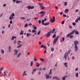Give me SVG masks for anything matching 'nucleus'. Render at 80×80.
<instances>
[{"instance_id": "nucleus-36", "label": "nucleus", "mask_w": 80, "mask_h": 80, "mask_svg": "<svg viewBox=\"0 0 80 80\" xmlns=\"http://www.w3.org/2000/svg\"><path fill=\"white\" fill-rule=\"evenodd\" d=\"M32 33H34V32H36V31L35 30H33L32 31Z\"/></svg>"}, {"instance_id": "nucleus-52", "label": "nucleus", "mask_w": 80, "mask_h": 80, "mask_svg": "<svg viewBox=\"0 0 80 80\" xmlns=\"http://www.w3.org/2000/svg\"><path fill=\"white\" fill-rule=\"evenodd\" d=\"M52 18H51L50 22H51V23H53V22H52Z\"/></svg>"}, {"instance_id": "nucleus-9", "label": "nucleus", "mask_w": 80, "mask_h": 80, "mask_svg": "<svg viewBox=\"0 0 80 80\" xmlns=\"http://www.w3.org/2000/svg\"><path fill=\"white\" fill-rule=\"evenodd\" d=\"M18 52L17 50L15 49L14 50V55H17V54L18 53Z\"/></svg>"}, {"instance_id": "nucleus-44", "label": "nucleus", "mask_w": 80, "mask_h": 80, "mask_svg": "<svg viewBox=\"0 0 80 80\" xmlns=\"http://www.w3.org/2000/svg\"><path fill=\"white\" fill-rule=\"evenodd\" d=\"M33 29H34V30H37V27L36 26H35L34 28H33Z\"/></svg>"}, {"instance_id": "nucleus-43", "label": "nucleus", "mask_w": 80, "mask_h": 80, "mask_svg": "<svg viewBox=\"0 0 80 80\" xmlns=\"http://www.w3.org/2000/svg\"><path fill=\"white\" fill-rule=\"evenodd\" d=\"M65 22H64V21H62V22H61V23L62 24V25H63V24Z\"/></svg>"}, {"instance_id": "nucleus-20", "label": "nucleus", "mask_w": 80, "mask_h": 80, "mask_svg": "<svg viewBox=\"0 0 80 80\" xmlns=\"http://www.w3.org/2000/svg\"><path fill=\"white\" fill-rule=\"evenodd\" d=\"M52 69H50L49 73V75H50V74H52Z\"/></svg>"}, {"instance_id": "nucleus-63", "label": "nucleus", "mask_w": 80, "mask_h": 80, "mask_svg": "<svg viewBox=\"0 0 80 80\" xmlns=\"http://www.w3.org/2000/svg\"><path fill=\"white\" fill-rule=\"evenodd\" d=\"M28 25L30 26V25H32V24L31 23H30L28 24Z\"/></svg>"}, {"instance_id": "nucleus-32", "label": "nucleus", "mask_w": 80, "mask_h": 80, "mask_svg": "<svg viewBox=\"0 0 80 80\" xmlns=\"http://www.w3.org/2000/svg\"><path fill=\"white\" fill-rule=\"evenodd\" d=\"M72 50H69V51H68V54H70V52H71Z\"/></svg>"}, {"instance_id": "nucleus-14", "label": "nucleus", "mask_w": 80, "mask_h": 80, "mask_svg": "<svg viewBox=\"0 0 80 80\" xmlns=\"http://www.w3.org/2000/svg\"><path fill=\"white\" fill-rule=\"evenodd\" d=\"M54 78H55V79H56V80H60V78H58V77H53L52 79L53 80V79H54Z\"/></svg>"}, {"instance_id": "nucleus-19", "label": "nucleus", "mask_w": 80, "mask_h": 80, "mask_svg": "<svg viewBox=\"0 0 80 80\" xmlns=\"http://www.w3.org/2000/svg\"><path fill=\"white\" fill-rule=\"evenodd\" d=\"M37 67H40V64L38 63H37V65H36Z\"/></svg>"}, {"instance_id": "nucleus-35", "label": "nucleus", "mask_w": 80, "mask_h": 80, "mask_svg": "<svg viewBox=\"0 0 80 80\" xmlns=\"http://www.w3.org/2000/svg\"><path fill=\"white\" fill-rule=\"evenodd\" d=\"M1 52L2 54H3L4 53V50L2 49L1 50Z\"/></svg>"}, {"instance_id": "nucleus-11", "label": "nucleus", "mask_w": 80, "mask_h": 80, "mask_svg": "<svg viewBox=\"0 0 80 80\" xmlns=\"http://www.w3.org/2000/svg\"><path fill=\"white\" fill-rule=\"evenodd\" d=\"M45 76L46 77V79H48V78H50V76H49V75H47V73L45 74Z\"/></svg>"}, {"instance_id": "nucleus-15", "label": "nucleus", "mask_w": 80, "mask_h": 80, "mask_svg": "<svg viewBox=\"0 0 80 80\" xmlns=\"http://www.w3.org/2000/svg\"><path fill=\"white\" fill-rule=\"evenodd\" d=\"M14 38H15L16 39L17 38V37L16 36H12V38L11 39V40H14Z\"/></svg>"}, {"instance_id": "nucleus-34", "label": "nucleus", "mask_w": 80, "mask_h": 80, "mask_svg": "<svg viewBox=\"0 0 80 80\" xmlns=\"http://www.w3.org/2000/svg\"><path fill=\"white\" fill-rule=\"evenodd\" d=\"M51 51H52V52H53V51H54V48H51Z\"/></svg>"}, {"instance_id": "nucleus-17", "label": "nucleus", "mask_w": 80, "mask_h": 80, "mask_svg": "<svg viewBox=\"0 0 80 80\" xmlns=\"http://www.w3.org/2000/svg\"><path fill=\"white\" fill-rule=\"evenodd\" d=\"M49 24H50V22L46 23L44 24V26H47V25H48Z\"/></svg>"}, {"instance_id": "nucleus-29", "label": "nucleus", "mask_w": 80, "mask_h": 80, "mask_svg": "<svg viewBox=\"0 0 80 80\" xmlns=\"http://www.w3.org/2000/svg\"><path fill=\"white\" fill-rule=\"evenodd\" d=\"M66 77L67 76H64L62 78V80H65V78H66Z\"/></svg>"}, {"instance_id": "nucleus-50", "label": "nucleus", "mask_w": 80, "mask_h": 80, "mask_svg": "<svg viewBox=\"0 0 80 80\" xmlns=\"http://www.w3.org/2000/svg\"><path fill=\"white\" fill-rule=\"evenodd\" d=\"M73 36H71L70 37V39L72 38H73Z\"/></svg>"}, {"instance_id": "nucleus-12", "label": "nucleus", "mask_w": 80, "mask_h": 80, "mask_svg": "<svg viewBox=\"0 0 80 80\" xmlns=\"http://www.w3.org/2000/svg\"><path fill=\"white\" fill-rule=\"evenodd\" d=\"M75 52H77V51L78 50V47L77 46H75Z\"/></svg>"}, {"instance_id": "nucleus-46", "label": "nucleus", "mask_w": 80, "mask_h": 80, "mask_svg": "<svg viewBox=\"0 0 80 80\" xmlns=\"http://www.w3.org/2000/svg\"><path fill=\"white\" fill-rule=\"evenodd\" d=\"M21 19H23V20H24L25 19V18L24 17H21Z\"/></svg>"}, {"instance_id": "nucleus-6", "label": "nucleus", "mask_w": 80, "mask_h": 80, "mask_svg": "<svg viewBox=\"0 0 80 80\" xmlns=\"http://www.w3.org/2000/svg\"><path fill=\"white\" fill-rule=\"evenodd\" d=\"M38 4L40 6V7L41 8V10H43L45 8V7L43 6L42 4L39 3Z\"/></svg>"}, {"instance_id": "nucleus-38", "label": "nucleus", "mask_w": 80, "mask_h": 80, "mask_svg": "<svg viewBox=\"0 0 80 80\" xmlns=\"http://www.w3.org/2000/svg\"><path fill=\"white\" fill-rule=\"evenodd\" d=\"M78 22V19H77L75 21V22H76V23H77Z\"/></svg>"}, {"instance_id": "nucleus-64", "label": "nucleus", "mask_w": 80, "mask_h": 80, "mask_svg": "<svg viewBox=\"0 0 80 80\" xmlns=\"http://www.w3.org/2000/svg\"><path fill=\"white\" fill-rule=\"evenodd\" d=\"M78 20H79L80 21V17H79L78 18Z\"/></svg>"}, {"instance_id": "nucleus-61", "label": "nucleus", "mask_w": 80, "mask_h": 80, "mask_svg": "<svg viewBox=\"0 0 80 80\" xmlns=\"http://www.w3.org/2000/svg\"><path fill=\"white\" fill-rule=\"evenodd\" d=\"M4 75H6L7 76V74H5V72H4Z\"/></svg>"}, {"instance_id": "nucleus-3", "label": "nucleus", "mask_w": 80, "mask_h": 80, "mask_svg": "<svg viewBox=\"0 0 80 80\" xmlns=\"http://www.w3.org/2000/svg\"><path fill=\"white\" fill-rule=\"evenodd\" d=\"M14 16L15 14H14V13H12V14L11 15V16L9 18L10 20H12V19H13V18H14V17H14Z\"/></svg>"}, {"instance_id": "nucleus-30", "label": "nucleus", "mask_w": 80, "mask_h": 80, "mask_svg": "<svg viewBox=\"0 0 80 80\" xmlns=\"http://www.w3.org/2000/svg\"><path fill=\"white\" fill-rule=\"evenodd\" d=\"M64 6H67V2H64Z\"/></svg>"}, {"instance_id": "nucleus-37", "label": "nucleus", "mask_w": 80, "mask_h": 80, "mask_svg": "<svg viewBox=\"0 0 80 80\" xmlns=\"http://www.w3.org/2000/svg\"><path fill=\"white\" fill-rule=\"evenodd\" d=\"M16 41H17V40L16 39L13 42V43L14 44H16Z\"/></svg>"}, {"instance_id": "nucleus-13", "label": "nucleus", "mask_w": 80, "mask_h": 80, "mask_svg": "<svg viewBox=\"0 0 80 80\" xmlns=\"http://www.w3.org/2000/svg\"><path fill=\"white\" fill-rule=\"evenodd\" d=\"M38 70V69H33V70L32 72V75L34 73V72H36V70Z\"/></svg>"}, {"instance_id": "nucleus-22", "label": "nucleus", "mask_w": 80, "mask_h": 80, "mask_svg": "<svg viewBox=\"0 0 80 80\" xmlns=\"http://www.w3.org/2000/svg\"><path fill=\"white\" fill-rule=\"evenodd\" d=\"M52 18H53V20H52V22H54L55 21V17H53Z\"/></svg>"}, {"instance_id": "nucleus-48", "label": "nucleus", "mask_w": 80, "mask_h": 80, "mask_svg": "<svg viewBox=\"0 0 80 80\" xmlns=\"http://www.w3.org/2000/svg\"><path fill=\"white\" fill-rule=\"evenodd\" d=\"M44 45H42L41 46V48H43L44 47Z\"/></svg>"}, {"instance_id": "nucleus-60", "label": "nucleus", "mask_w": 80, "mask_h": 80, "mask_svg": "<svg viewBox=\"0 0 80 80\" xmlns=\"http://www.w3.org/2000/svg\"><path fill=\"white\" fill-rule=\"evenodd\" d=\"M44 21H47V18L46 17L44 19Z\"/></svg>"}, {"instance_id": "nucleus-33", "label": "nucleus", "mask_w": 80, "mask_h": 80, "mask_svg": "<svg viewBox=\"0 0 80 80\" xmlns=\"http://www.w3.org/2000/svg\"><path fill=\"white\" fill-rule=\"evenodd\" d=\"M27 27H28V24L27 23L24 26V27L26 28Z\"/></svg>"}, {"instance_id": "nucleus-25", "label": "nucleus", "mask_w": 80, "mask_h": 80, "mask_svg": "<svg viewBox=\"0 0 80 80\" xmlns=\"http://www.w3.org/2000/svg\"><path fill=\"white\" fill-rule=\"evenodd\" d=\"M67 63L65 62L64 64V65L66 67H68V66L67 65Z\"/></svg>"}, {"instance_id": "nucleus-45", "label": "nucleus", "mask_w": 80, "mask_h": 80, "mask_svg": "<svg viewBox=\"0 0 80 80\" xmlns=\"http://www.w3.org/2000/svg\"><path fill=\"white\" fill-rule=\"evenodd\" d=\"M65 11H66V12H68L69 11V9H66L65 10Z\"/></svg>"}, {"instance_id": "nucleus-24", "label": "nucleus", "mask_w": 80, "mask_h": 80, "mask_svg": "<svg viewBox=\"0 0 80 80\" xmlns=\"http://www.w3.org/2000/svg\"><path fill=\"white\" fill-rule=\"evenodd\" d=\"M40 60H41V61H42V62H43L44 61V59H43L42 58H40Z\"/></svg>"}, {"instance_id": "nucleus-8", "label": "nucleus", "mask_w": 80, "mask_h": 80, "mask_svg": "<svg viewBox=\"0 0 80 80\" xmlns=\"http://www.w3.org/2000/svg\"><path fill=\"white\" fill-rule=\"evenodd\" d=\"M52 33V30H50L49 32H48L47 35H46V37H49L50 35Z\"/></svg>"}, {"instance_id": "nucleus-62", "label": "nucleus", "mask_w": 80, "mask_h": 80, "mask_svg": "<svg viewBox=\"0 0 80 80\" xmlns=\"http://www.w3.org/2000/svg\"><path fill=\"white\" fill-rule=\"evenodd\" d=\"M78 12V9H77L75 11V12Z\"/></svg>"}, {"instance_id": "nucleus-39", "label": "nucleus", "mask_w": 80, "mask_h": 80, "mask_svg": "<svg viewBox=\"0 0 80 80\" xmlns=\"http://www.w3.org/2000/svg\"><path fill=\"white\" fill-rule=\"evenodd\" d=\"M40 33H41V31H39L38 32L37 35H39Z\"/></svg>"}, {"instance_id": "nucleus-49", "label": "nucleus", "mask_w": 80, "mask_h": 80, "mask_svg": "<svg viewBox=\"0 0 80 80\" xmlns=\"http://www.w3.org/2000/svg\"><path fill=\"white\" fill-rule=\"evenodd\" d=\"M38 22L39 24H40V23H41V20H39L38 21Z\"/></svg>"}, {"instance_id": "nucleus-10", "label": "nucleus", "mask_w": 80, "mask_h": 80, "mask_svg": "<svg viewBox=\"0 0 80 80\" xmlns=\"http://www.w3.org/2000/svg\"><path fill=\"white\" fill-rule=\"evenodd\" d=\"M28 8L29 10H30V9H33L34 8V6H29L28 7H27Z\"/></svg>"}, {"instance_id": "nucleus-21", "label": "nucleus", "mask_w": 80, "mask_h": 80, "mask_svg": "<svg viewBox=\"0 0 80 80\" xmlns=\"http://www.w3.org/2000/svg\"><path fill=\"white\" fill-rule=\"evenodd\" d=\"M55 29L53 28L52 29V32H51L52 33H53L54 32H55Z\"/></svg>"}, {"instance_id": "nucleus-53", "label": "nucleus", "mask_w": 80, "mask_h": 80, "mask_svg": "<svg viewBox=\"0 0 80 80\" xmlns=\"http://www.w3.org/2000/svg\"><path fill=\"white\" fill-rule=\"evenodd\" d=\"M63 17H67V15H66V14H63Z\"/></svg>"}, {"instance_id": "nucleus-57", "label": "nucleus", "mask_w": 80, "mask_h": 80, "mask_svg": "<svg viewBox=\"0 0 80 80\" xmlns=\"http://www.w3.org/2000/svg\"><path fill=\"white\" fill-rule=\"evenodd\" d=\"M78 68H76L75 70V71H78Z\"/></svg>"}, {"instance_id": "nucleus-4", "label": "nucleus", "mask_w": 80, "mask_h": 80, "mask_svg": "<svg viewBox=\"0 0 80 80\" xmlns=\"http://www.w3.org/2000/svg\"><path fill=\"white\" fill-rule=\"evenodd\" d=\"M67 56H68V53L66 52L64 55V58H65L66 60H67Z\"/></svg>"}, {"instance_id": "nucleus-16", "label": "nucleus", "mask_w": 80, "mask_h": 80, "mask_svg": "<svg viewBox=\"0 0 80 80\" xmlns=\"http://www.w3.org/2000/svg\"><path fill=\"white\" fill-rule=\"evenodd\" d=\"M30 35H32V34L29 33H27L26 34V36L27 37H28Z\"/></svg>"}, {"instance_id": "nucleus-1", "label": "nucleus", "mask_w": 80, "mask_h": 80, "mask_svg": "<svg viewBox=\"0 0 80 80\" xmlns=\"http://www.w3.org/2000/svg\"><path fill=\"white\" fill-rule=\"evenodd\" d=\"M75 32L76 35H78L79 34V32L78 31H76V30H74L72 31V32L69 33V34H68L67 37L68 38L70 37L72 35L74 34V33Z\"/></svg>"}, {"instance_id": "nucleus-58", "label": "nucleus", "mask_w": 80, "mask_h": 80, "mask_svg": "<svg viewBox=\"0 0 80 80\" xmlns=\"http://www.w3.org/2000/svg\"><path fill=\"white\" fill-rule=\"evenodd\" d=\"M59 13V14H60V15H62V14H63V12H62L61 13Z\"/></svg>"}, {"instance_id": "nucleus-47", "label": "nucleus", "mask_w": 80, "mask_h": 80, "mask_svg": "<svg viewBox=\"0 0 80 80\" xmlns=\"http://www.w3.org/2000/svg\"><path fill=\"white\" fill-rule=\"evenodd\" d=\"M20 1H17L16 2L17 3H20Z\"/></svg>"}, {"instance_id": "nucleus-23", "label": "nucleus", "mask_w": 80, "mask_h": 80, "mask_svg": "<svg viewBox=\"0 0 80 80\" xmlns=\"http://www.w3.org/2000/svg\"><path fill=\"white\" fill-rule=\"evenodd\" d=\"M20 35H23V31H22V30L21 31Z\"/></svg>"}, {"instance_id": "nucleus-59", "label": "nucleus", "mask_w": 80, "mask_h": 80, "mask_svg": "<svg viewBox=\"0 0 80 80\" xmlns=\"http://www.w3.org/2000/svg\"><path fill=\"white\" fill-rule=\"evenodd\" d=\"M72 60H74L75 59V57H74L73 56L72 58Z\"/></svg>"}, {"instance_id": "nucleus-7", "label": "nucleus", "mask_w": 80, "mask_h": 80, "mask_svg": "<svg viewBox=\"0 0 80 80\" xmlns=\"http://www.w3.org/2000/svg\"><path fill=\"white\" fill-rule=\"evenodd\" d=\"M78 43L79 42L78 41H75L74 42V44L75 45V46H77V45L78 44Z\"/></svg>"}, {"instance_id": "nucleus-28", "label": "nucleus", "mask_w": 80, "mask_h": 80, "mask_svg": "<svg viewBox=\"0 0 80 80\" xmlns=\"http://www.w3.org/2000/svg\"><path fill=\"white\" fill-rule=\"evenodd\" d=\"M30 66L32 67L33 66V61H32L30 63Z\"/></svg>"}, {"instance_id": "nucleus-56", "label": "nucleus", "mask_w": 80, "mask_h": 80, "mask_svg": "<svg viewBox=\"0 0 80 80\" xmlns=\"http://www.w3.org/2000/svg\"><path fill=\"white\" fill-rule=\"evenodd\" d=\"M10 24H12V21H11L9 22Z\"/></svg>"}, {"instance_id": "nucleus-42", "label": "nucleus", "mask_w": 80, "mask_h": 80, "mask_svg": "<svg viewBox=\"0 0 80 80\" xmlns=\"http://www.w3.org/2000/svg\"><path fill=\"white\" fill-rule=\"evenodd\" d=\"M22 45V44L20 45L19 46H18L17 47V48H20V47Z\"/></svg>"}, {"instance_id": "nucleus-18", "label": "nucleus", "mask_w": 80, "mask_h": 80, "mask_svg": "<svg viewBox=\"0 0 80 80\" xmlns=\"http://www.w3.org/2000/svg\"><path fill=\"white\" fill-rule=\"evenodd\" d=\"M26 73V71H24V72L23 73V74L22 75L23 76H24V75H25V76L27 75V73Z\"/></svg>"}, {"instance_id": "nucleus-55", "label": "nucleus", "mask_w": 80, "mask_h": 80, "mask_svg": "<svg viewBox=\"0 0 80 80\" xmlns=\"http://www.w3.org/2000/svg\"><path fill=\"white\" fill-rule=\"evenodd\" d=\"M55 8H56V9H58V7L57 6H55L54 7Z\"/></svg>"}, {"instance_id": "nucleus-2", "label": "nucleus", "mask_w": 80, "mask_h": 80, "mask_svg": "<svg viewBox=\"0 0 80 80\" xmlns=\"http://www.w3.org/2000/svg\"><path fill=\"white\" fill-rule=\"evenodd\" d=\"M59 38V36H58L57 37H56L55 39H54L53 41V44H55V43L56 42H57Z\"/></svg>"}, {"instance_id": "nucleus-5", "label": "nucleus", "mask_w": 80, "mask_h": 80, "mask_svg": "<svg viewBox=\"0 0 80 80\" xmlns=\"http://www.w3.org/2000/svg\"><path fill=\"white\" fill-rule=\"evenodd\" d=\"M39 13H40V14H42L41 15V17H43V16H44V15H45V12L43 11H41L40 12H39Z\"/></svg>"}, {"instance_id": "nucleus-54", "label": "nucleus", "mask_w": 80, "mask_h": 80, "mask_svg": "<svg viewBox=\"0 0 80 80\" xmlns=\"http://www.w3.org/2000/svg\"><path fill=\"white\" fill-rule=\"evenodd\" d=\"M34 62H36V61H37V58H34Z\"/></svg>"}, {"instance_id": "nucleus-31", "label": "nucleus", "mask_w": 80, "mask_h": 80, "mask_svg": "<svg viewBox=\"0 0 80 80\" xmlns=\"http://www.w3.org/2000/svg\"><path fill=\"white\" fill-rule=\"evenodd\" d=\"M8 49L9 50V52H11V51L10 50V49H11V47L9 46L8 47Z\"/></svg>"}, {"instance_id": "nucleus-40", "label": "nucleus", "mask_w": 80, "mask_h": 80, "mask_svg": "<svg viewBox=\"0 0 80 80\" xmlns=\"http://www.w3.org/2000/svg\"><path fill=\"white\" fill-rule=\"evenodd\" d=\"M65 40V38L64 37H63L62 38V42H64Z\"/></svg>"}, {"instance_id": "nucleus-51", "label": "nucleus", "mask_w": 80, "mask_h": 80, "mask_svg": "<svg viewBox=\"0 0 80 80\" xmlns=\"http://www.w3.org/2000/svg\"><path fill=\"white\" fill-rule=\"evenodd\" d=\"M72 25H76V23H75V22H73Z\"/></svg>"}, {"instance_id": "nucleus-26", "label": "nucleus", "mask_w": 80, "mask_h": 80, "mask_svg": "<svg viewBox=\"0 0 80 80\" xmlns=\"http://www.w3.org/2000/svg\"><path fill=\"white\" fill-rule=\"evenodd\" d=\"M76 77L77 78L78 77V73L77 72L76 73Z\"/></svg>"}, {"instance_id": "nucleus-41", "label": "nucleus", "mask_w": 80, "mask_h": 80, "mask_svg": "<svg viewBox=\"0 0 80 80\" xmlns=\"http://www.w3.org/2000/svg\"><path fill=\"white\" fill-rule=\"evenodd\" d=\"M56 37V35L55 34H54L52 36V38H55V37Z\"/></svg>"}, {"instance_id": "nucleus-27", "label": "nucleus", "mask_w": 80, "mask_h": 80, "mask_svg": "<svg viewBox=\"0 0 80 80\" xmlns=\"http://www.w3.org/2000/svg\"><path fill=\"white\" fill-rule=\"evenodd\" d=\"M20 55H21V53H19L18 55V58H19Z\"/></svg>"}]
</instances>
